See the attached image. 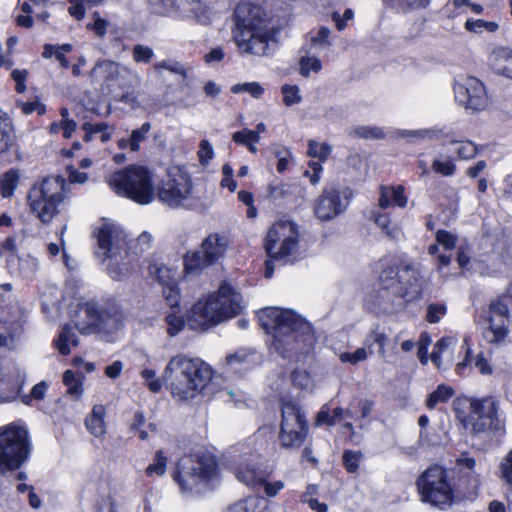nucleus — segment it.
I'll return each mask as SVG.
<instances>
[{"mask_svg":"<svg viewBox=\"0 0 512 512\" xmlns=\"http://www.w3.org/2000/svg\"><path fill=\"white\" fill-rule=\"evenodd\" d=\"M169 269L165 266H154L150 268V274L155 275L159 282L163 285V295L168 305L174 308L179 303V289L174 281L170 279Z\"/></svg>","mask_w":512,"mask_h":512,"instance_id":"obj_23","label":"nucleus"},{"mask_svg":"<svg viewBox=\"0 0 512 512\" xmlns=\"http://www.w3.org/2000/svg\"><path fill=\"white\" fill-rule=\"evenodd\" d=\"M416 485L423 502L441 510L453 504V489L443 467L435 465L427 468L418 477Z\"/></svg>","mask_w":512,"mask_h":512,"instance_id":"obj_13","label":"nucleus"},{"mask_svg":"<svg viewBox=\"0 0 512 512\" xmlns=\"http://www.w3.org/2000/svg\"><path fill=\"white\" fill-rule=\"evenodd\" d=\"M408 203V198L405 195L403 186H385L379 187L378 206L381 209H387L392 206L405 208Z\"/></svg>","mask_w":512,"mask_h":512,"instance_id":"obj_24","label":"nucleus"},{"mask_svg":"<svg viewBox=\"0 0 512 512\" xmlns=\"http://www.w3.org/2000/svg\"><path fill=\"white\" fill-rule=\"evenodd\" d=\"M166 323L167 333L172 337L182 331L185 326L183 318L175 313H170L166 316Z\"/></svg>","mask_w":512,"mask_h":512,"instance_id":"obj_60","label":"nucleus"},{"mask_svg":"<svg viewBox=\"0 0 512 512\" xmlns=\"http://www.w3.org/2000/svg\"><path fill=\"white\" fill-rule=\"evenodd\" d=\"M90 77L108 89L134 90L141 84L139 74L129 66L110 59H99L94 64Z\"/></svg>","mask_w":512,"mask_h":512,"instance_id":"obj_14","label":"nucleus"},{"mask_svg":"<svg viewBox=\"0 0 512 512\" xmlns=\"http://www.w3.org/2000/svg\"><path fill=\"white\" fill-rule=\"evenodd\" d=\"M21 173L19 169L11 168L0 176V193L3 198H10L20 184Z\"/></svg>","mask_w":512,"mask_h":512,"instance_id":"obj_31","label":"nucleus"},{"mask_svg":"<svg viewBox=\"0 0 512 512\" xmlns=\"http://www.w3.org/2000/svg\"><path fill=\"white\" fill-rule=\"evenodd\" d=\"M234 475L239 482L247 487L257 490L259 483L264 480L267 471L261 469L253 460L239 462L233 469Z\"/></svg>","mask_w":512,"mask_h":512,"instance_id":"obj_22","label":"nucleus"},{"mask_svg":"<svg viewBox=\"0 0 512 512\" xmlns=\"http://www.w3.org/2000/svg\"><path fill=\"white\" fill-rule=\"evenodd\" d=\"M140 375L151 392L158 393L165 383L174 398L185 401L193 399L208 387L212 369L198 358L178 354L169 360L161 379L156 377V371L152 369H144Z\"/></svg>","mask_w":512,"mask_h":512,"instance_id":"obj_2","label":"nucleus"},{"mask_svg":"<svg viewBox=\"0 0 512 512\" xmlns=\"http://www.w3.org/2000/svg\"><path fill=\"white\" fill-rule=\"evenodd\" d=\"M380 280L385 291L408 302L417 299L421 293L419 272L409 260H401L384 269Z\"/></svg>","mask_w":512,"mask_h":512,"instance_id":"obj_12","label":"nucleus"},{"mask_svg":"<svg viewBox=\"0 0 512 512\" xmlns=\"http://www.w3.org/2000/svg\"><path fill=\"white\" fill-rule=\"evenodd\" d=\"M230 245L229 238L220 233H210L202 241L200 249L187 252L184 256V269L187 273H197L224 259Z\"/></svg>","mask_w":512,"mask_h":512,"instance_id":"obj_15","label":"nucleus"},{"mask_svg":"<svg viewBox=\"0 0 512 512\" xmlns=\"http://www.w3.org/2000/svg\"><path fill=\"white\" fill-rule=\"evenodd\" d=\"M372 217L381 230L392 238H396L398 229L396 227H390V220L385 214L379 212H373Z\"/></svg>","mask_w":512,"mask_h":512,"instance_id":"obj_57","label":"nucleus"},{"mask_svg":"<svg viewBox=\"0 0 512 512\" xmlns=\"http://www.w3.org/2000/svg\"><path fill=\"white\" fill-rule=\"evenodd\" d=\"M447 308L444 304L432 303L427 307L426 320L429 323H438L446 314Z\"/></svg>","mask_w":512,"mask_h":512,"instance_id":"obj_64","label":"nucleus"},{"mask_svg":"<svg viewBox=\"0 0 512 512\" xmlns=\"http://www.w3.org/2000/svg\"><path fill=\"white\" fill-rule=\"evenodd\" d=\"M345 411L341 407H336L333 410V414H330L329 407L327 405L323 406L321 410L318 412L316 417V425H328L334 426L337 422H339L345 415Z\"/></svg>","mask_w":512,"mask_h":512,"instance_id":"obj_38","label":"nucleus"},{"mask_svg":"<svg viewBox=\"0 0 512 512\" xmlns=\"http://www.w3.org/2000/svg\"><path fill=\"white\" fill-rule=\"evenodd\" d=\"M216 0H177L179 9L190 12L199 21H206L205 14L212 8Z\"/></svg>","mask_w":512,"mask_h":512,"instance_id":"obj_30","label":"nucleus"},{"mask_svg":"<svg viewBox=\"0 0 512 512\" xmlns=\"http://www.w3.org/2000/svg\"><path fill=\"white\" fill-rule=\"evenodd\" d=\"M154 56L153 50L141 44L133 47V60L137 63H149Z\"/></svg>","mask_w":512,"mask_h":512,"instance_id":"obj_63","label":"nucleus"},{"mask_svg":"<svg viewBox=\"0 0 512 512\" xmlns=\"http://www.w3.org/2000/svg\"><path fill=\"white\" fill-rule=\"evenodd\" d=\"M454 404L457 418L473 433L504 430V421L499 415V401L495 397L457 398Z\"/></svg>","mask_w":512,"mask_h":512,"instance_id":"obj_6","label":"nucleus"},{"mask_svg":"<svg viewBox=\"0 0 512 512\" xmlns=\"http://www.w3.org/2000/svg\"><path fill=\"white\" fill-rule=\"evenodd\" d=\"M452 144L456 145L455 153L458 155L459 159L468 160L473 158L477 154V147L471 141H450Z\"/></svg>","mask_w":512,"mask_h":512,"instance_id":"obj_47","label":"nucleus"},{"mask_svg":"<svg viewBox=\"0 0 512 512\" xmlns=\"http://www.w3.org/2000/svg\"><path fill=\"white\" fill-rule=\"evenodd\" d=\"M63 382L67 386V392L75 397H79L82 394V383L76 378L75 373L72 370H67L63 375Z\"/></svg>","mask_w":512,"mask_h":512,"instance_id":"obj_53","label":"nucleus"},{"mask_svg":"<svg viewBox=\"0 0 512 512\" xmlns=\"http://www.w3.org/2000/svg\"><path fill=\"white\" fill-rule=\"evenodd\" d=\"M464 26L467 31L475 34H481L484 32L493 33L499 28L498 23L494 21L474 18H468Z\"/></svg>","mask_w":512,"mask_h":512,"instance_id":"obj_39","label":"nucleus"},{"mask_svg":"<svg viewBox=\"0 0 512 512\" xmlns=\"http://www.w3.org/2000/svg\"><path fill=\"white\" fill-rule=\"evenodd\" d=\"M260 326L272 335V349L282 358L307 364L315 336L310 324L293 310L267 307L257 313ZM295 387L313 391L315 379L309 366L297 367L291 373Z\"/></svg>","mask_w":512,"mask_h":512,"instance_id":"obj_1","label":"nucleus"},{"mask_svg":"<svg viewBox=\"0 0 512 512\" xmlns=\"http://www.w3.org/2000/svg\"><path fill=\"white\" fill-rule=\"evenodd\" d=\"M507 299L512 303V283L507 295L490 305L489 327L484 331V338L491 344H501L507 337L509 323Z\"/></svg>","mask_w":512,"mask_h":512,"instance_id":"obj_21","label":"nucleus"},{"mask_svg":"<svg viewBox=\"0 0 512 512\" xmlns=\"http://www.w3.org/2000/svg\"><path fill=\"white\" fill-rule=\"evenodd\" d=\"M150 130V123L145 122L141 125L139 129H135L132 131L129 143V148L131 151L136 152L140 149L141 142H143L146 139L147 134L150 132Z\"/></svg>","mask_w":512,"mask_h":512,"instance_id":"obj_48","label":"nucleus"},{"mask_svg":"<svg viewBox=\"0 0 512 512\" xmlns=\"http://www.w3.org/2000/svg\"><path fill=\"white\" fill-rule=\"evenodd\" d=\"M363 458L361 451L346 450L343 454V464L349 473H355Z\"/></svg>","mask_w":512,"mask_h":512,"instance_id":"obj_55","label":"nucleus"},{"mask_svg":"<svg viewBox=\"0 0 512 512\" xmlns=\"http://www.w3.org/2000/svg\"><path fill=\"white\" fill-rule=\"evenodd\" d=\"M331 152V147L322 143L311 140L309 141L308 155L312 158H316L319 161H325Z\"/></svg>","mask_w":512,"mask_h":512,"instance_id":"obj_54","label":"nucleus"},{"mask_svg":"<svg viewBox=\"0 0 512 512\" xmlns=\"http://www.w3.org/2000/svg\"><path fill=\"white\" fill-rule=\"evenodd\" d=\"M299 65V72L303 77H309L311 73H318L322 69L320 59L314 56H303Z\"/></svg>","mask_w":512,"mask_h":512,"instance_id":"obj_46","label":"nucleus"},{"mask_svg":"<svg viewBox=\"0 0 512 512\" xmlns=\"http://www.w3.org/2000/svg\"><path fill=\"white\" fill-rule=\"evenodd\" d=\"M457 341L456 337L444 336L436 342L431 354V361L437 366V368H442V356H446L447 364H451L453 362L452 354Z\"/></svg>","mask_w":512,"mask_h":512,"instance_id":"obj_26","label":"nucleus"},{"mask_svg":"<svg viewBox=\"0 0 512 512\" xmlns=\"http://www.w3.org/2000/svg\"><path fill=\"white\" fill-rule=\"evenodd\" d=\"M167 468V457L163 450H158L155 453L154 462L149 464L145 470L148 477L162 476L165 474Z\"/></svg>","mask_w":512,"mask_h":512,"instance_id":"obj_42","label":"nucleus"},{"mask_svg":"<svg viewBox=\"0 0 512 512\" xmlns=\"http://www.w3.org/2000/svg\"><path fill=\"white\" fill-rule=\"evenodd\" d=\"M153 237L149 232H142L136 240L128 241L127 251L130 254L131 263L134 257L151 247Z\"/></svg>","mask_w":512,"mask_h":512,"instance_id":"obj_37","label":"nucleus"},{"mask_svg":"<svg viewBox=\"0 0 512 512\" xmlns=\"http://www.w3.org/2000/svg\"><path fill=\"white\" fill-rule=\"evenodd\" d=\"M227 512H271L263 496H250L230 506Z\"/></svg>","mask_w":512,"mask_h":512,"instance_id":"obj_29","label":"nucleus"},{"mask_svg":"<svg viewBox=\"0 0 512 512\" xmlns=\"http://www.w3.org/2000/svg\"><path fill=\"white\" fill-rule=\"evenodd\" d=\"M29 454V433L26 428L14 424L0 428V475L20 468Z\"/></svg>","mask_w":512,"mask_h":512,"instance_id":"obj_11","label":"nucleus"},{"mask_svg":"<svg viewBox=\"0 0 512 512\" xmlns=\"http://www.w3.org/2000/svg\"><path fill=\"white\" fill-rule=\"evenodd\" d=\"M104 0H68V13L76 20H82L86 15L85 4L89 6H97Z\"/></svg>","mask_w":512,"mask_h":512,"instance_id":"obj_41","label":"nucleus"},{"mask_svg":"<svg viewBox=\"0 0 512 512\" xmlns=\"http://www.w3.org/2000/svg\"><path fill=\"white\" fill-rule=\"evenodd\" d=\"M390 5L403 13L423 9L429 6L431 0H389Z\"/></svg>","mask_w":512,"mask_h":512,"instance_id":"obj_45","label":"nucleus"},{"mask_svg":"<svg viewBox=\"0 0 512 512\" xmlns=\"http://www.w3.org/2000/svg\"><path fill=\"white\" fill-rule=\"evenodd\" d=\"M17 327L13 322L0 320V346L12 347L14 345Z\"/></svg>","mask_w":512,"mask_h":512,"instance_id":"obj_43","label":"nucleus"},{"mask_svg":"<svg viewBox=\"0 0 512 512\" xmlns=\"http://www.w3.org/2000/svg\"><path fill=\"white\" fill-rule=\"evenodd\" d=\"M298 246V237L291 222L275 223L268 231L265 248L275 260L293 255Z\"/></svg>","mask_w":512,"mask_h":512,"instance_id":"obj_18","label":"nucleus"},{"mask_svg":"<svg viewBox=\"0 0 512 512\" xmlns=\"http://www.w3.org/2000/svg\"><path fill=\"white\" fill-rule=\"evenodd\" d=\"M69 197V183L63 177L51 176L30 188L27 202L31 212L46 224L60 213V207Z\"/></svg>","mask_w":512,"mask_h":512,"instance_id":"obj_7","label":"nucleus"},{"mask_svg":"<svg viewBox=\"0 0 512 512\" xmlns=\"http://www.w3.org/2000/svg\"><path fill=\"white\" fill-rule=\"evenodd\" d=\"M46 390V382L41 381L32 388L30 394H25L21 396V401L26 405H31L32 400H42L46 394Z\"/></svg>","mask_w":512,"mask_h":512,"instance_id":"obj_58","label":"nucleus"},{"mask_svg":"<svg viewBox=\"0 0 512 512\" xmlns=\"http://www.w3.org/2000/svg\"><path fill=\"white\" fill-rule=\"evenodd\" d=\"M341 362L350 363L351 365H356L360 362L365 361L368 358V351L361 347L356 349L354 352H343L339 356Z\"/></svg>","mask_w":512,"mask_h":512,"instance_id":"obj_56","label":"nucleus"},{"mask_svg":"<svg viewBox=\"0 0 512 512\" xmlns=\"http://www.w3.org/2000/svg\"><path fill=\"white\" fill-rule=\"evenodd\" d=\"M232 139L238 144L247 146L251 142H259L260 135H258V132L243 129L241 131L235 132L232 136Z\"/></svg>","mask_w":512,"mask_h":512,"instance_id":"obj_59","label":"nucleus"},{"mask_svg":"<svg viewBox=\"0 0 512 512\" xmlns=\"http://www.w3.org/2000/svg\"><path fill=\"white\" fill-rule=\"evenodd\" d=\"M387 342H388V336L384 332L379 331L377 329L372 330L367 335V337L365 338V341H364L365 345L368 348H371L374 344L378 345V347H379L378 355L381 358L386 357L385 347L387 345Z\"/></svg>","mask_w":512,"mask_h":512,"instance_id":"obj_40","label":"nucleus"},{"mask_svg":"<svg viewBox=\"0 0 512 512\" xmlns=\"http://www.w3.org/2000/svg\"><path fill=\"white\" fill-rule=\"evenodd\" d=\"M285 483L281 480L277 481H269V473H266V476L264 477V480L259 483V488L263 489V492L266 497L273 498L276 497L279 492L284 489Z\"/></svg>","mask_w":512,"mask_h":512,"instance_id":"obj_52","label":"nucleus"},{"mask_svg":"<svg viewBox=\"0 0 512 512\" xmlns=\"http://www.w3.org/2000/svg\"><path fill=\"white\" fill-rule=\"evenodd\" d=\"M318 494V486L310 484L306 487V490L302 493L300 501L303 504L308 505L311 510L316 512H328V506L325 503L319 502L315 496Z\"/></svg>","mask_w":512,"mask_h":512,"instance_id":"obj_36","label":"nucleus"},{"mask_svg":"<svg viewBox=\"0 0 512 512\" xmlns=\"http://www.w3.org/2000/svg\"><path fill=\"white\" fill-rule=\"evenodd\" d=\"M234 94L248 93L255 99H260L265 92L264 87L258 82H245L235 84L231 87Z\"/></svg>","mask_w":512,"mask_h":512,"instance_id":"obj_44","label":"nucleus"},{"mask_svg":"<svg viewBox=\"0 0 512 512\" xmlns=\"http://www.w3.org/2000/svg\"><path fill=\"white\" fill-rule=\"evenodd\" d=\"M275 32L272 15L261 6L251 3L237 5L232 37L241 56L268 55L274 43Z\"/></svg>","mask_w":512,"mask_h":512,"instance_id":"obj_3","label":"nucleus"},{"mask_svg":"<svg viewBox=\"0 0 512 512\" xmlns=\"http://www.w3.org/2000/svg\"><path fill=\"white\" fill-rule=\"evenodd\" d=\"M241 296L228 284H222L217 292L198 300L190 310L188 324L192 329L204 330L230 319L242 309Z\"/></svg>","mask_w":512,"mask_h":512,"instance_id":"obj_5","label":"nucleus"},{"mask_svg":"<svg viewBox=\"0 0 512 512\" xmlns=\"http://www.w3.org/2000/svg\"><path fill=\"white\" fill-rule=\"evenodd\" d=\"M14 131L6 113L0 109V155L9 151L14 142Z\"/></svg>","mask_w":512,"mask_h":512,"instance_id":"obj_32","label":"nucleus"},{"mask_svg":"<svg viewBox=\"0 0 512 512\" xmlns=\"http://www.w3.org/2000/svg\"><path fill=\"white\" fill-rule=\"evenodd\" d=\"M502 480L512 486V449L503 457L500 463Z\"/></svg>","mask_w":512,"mask_h":512,"instance_id":"obj_62","label":"nucleus"},{"mask_svg":"<svg viewBox=\"0 0 512 512\" xmlns=\"http://www.w3.org/2000/svg\"><path fill=\"white\" fill-rule=\"evenodd\" d=\"M350 204V191L326 187L315 200L314 211L320 220L329 221L343 213Z\"/></svg>","mask_w":512,"mask_h":512,"instance_id":"obj_20","label":"nucleus"},{"mask_svg":"<svg viewBox=\"0 0 512 512\" xmlns=\"http://www.w3.org/2000/svg\"><path fill=\"white\" fill-rule=\"evenodd\" d=\"M217 463L213 456H184L177 462L173 480L183 493H202L217 478Z\"/></svg>","mask_w":512,"mask_h":512,"instance_id":"obj_9","label":"nucleus"},{"mask_svg":"<svg viewBox=\"0 0 512 512\" xmlns=\"http://www.w3.org/2000/svg\"><path fill=\"white\" fill-rule=\"evenodd\" d=\"M490 64L496 73L512 79V50L508 48L495 49L491 54Z\"/></svg>","mask_w":512,"mask_h":512,"instance_id":"obj_27","label":"nucleus"},{"mask_svg":"<svg viewBox=\"0 0 512 512\" xmlns=\"http://www.w3.org/2000/svg\"><path fill=\"white\" fill-rule=\"evenodd\" d=\"M106 182L118 196L138 204L147 205L155 199L154 175L147 167L130 165L110 174Z\"/></svg>","mask_w":512,"mask_h":512,"instance_id":"obj_8","label":"nucleus"},{"mask_svg":"<svg viewBox=\"0 0 512 512\" xmlns=\"http://www.w3.org/2000/svg\"><path fill=\"white\" fill-rule=\"evenodd\" d=\"M454 394L455 390L453 387L446 384H440L437 386L436 390L428 396L426 406L429 409H434L438 404L446 403L454 396Z\"/></svg>","mask_w":512,"mask_h":512,"instance_id":"obj_34","label":"nucleus"},{"mask_svg":"<svg viewBox=\"0 0 512 512\" xmlns=\"http://www.w3.org/2000/svg\"><path fill=\"white\" fill-rule=\"evenodd\" d=\"M353 134L365 139H382L386 136L384 129L377 126H359L355 128Z\"/></svg>","mask_w":512,"mask_h":512,"instance_id":"obj_51","label":"nucleus"},{"mask_svg":"<svg viewBox=\"0 0 512 512\" xmlns=\"http://www.w3.org/2000/svg\"><path fill=\"white\" fill-rule=\"evenodd\" d=\"M21 13L15 16V20L18 26L31 28L33 25L32 14L35 13L33 6L28 2H23L20 6Z\"/></svg>","mask_w":512,"mask_h":512,"instance_id":"obj_49","label":"nucleus"},{"mask_svg":"<svg viewBox=\"0 0 512 512\" xmlns=\"http://www.w3.org/2000/svg\"><path fill=\"white\" fill-rule=\"evenodd\" d=\"M82 129L85 132L84 140L86 142L92 141L97 137L101 142L105 143L111 139V132L109 131V125L107 123H84Z\"/></svg>","mask_w":512,"mask_h":512,"instance_id":"obj_33","label":"nucleus"},{"mask_svg":"<svg viewBox=\"0 0 512 512\" xmlns=\"http://www.w3.org/2000/svg\"><path fill=\"white\" fill-rule=\"evenodd\" d=\"M74 324L82 334L100 333L111 336L123 327V314L114 304L98 306L96 303L87 302L78 306Z\"/></svg>","mask_w":512,"mask_h":512,"instance_id":"obj_10","label":"nucleus"},{"mask_svg":"<svg viewBox=\"0 0 512 512\" xmlns=\"http://www.w3.org/2000/svg\"><path fill=\"white\" fill-rule=\"evenodd\" d=\"M106 409L103 405H95L85 420L87 430L95 437H102L106 433Z\"/></svg>","mask_w":512,"mask_h":512,"instance_id":"obj_28","label":"nucleus"},{"mask_svg":"<svg viewBox=\"0 0 512 512\" xmlns=\"http://www.w3.org/2000/svg\"><path fill=\"white\" fill-rule=\"evenodd\" d=\"M281 93L283 94V103L286 106L299 104L302 101L300 88L297 85L285 84L281 87Z\"/></svg>","mask_w":512,"mask_h":512,"instance_id":"obj_50","label":"nucleus"},{"mask_svg":"<svg viewBox=\"0 0 512 512\" xmlns=\"http://www.w3.org/2000/svg\"><path fill=\"white\" fill-rule=\"evenodd\" d=\"M78 344V338L72 327L66 325L62 328L57 340L56 347L62 355H68L70 353V346H76Z\"/></svg>","mask_w":512,"mask_h":512,"instance_id":"obj_35","label":"nucleus"},{"mask_svg":"<svg viewBox=\"0 0 512 512\" xmlns=\"http://www.w3.org/2000/svg\"><path fill=\"white\" fill-rule=\"evenodd\" d=\"M93 236L97 240L95 256L102 263H106V270L111 278H127L133 265L127 251L128 235L123 227L111 219L103 218L95 225Z\"/></svg>","mask_w":512,"mask_h":512,"instance_id":"obj_4","label":"nucleus"},{"mask_svg":"<svg viewBox=\"0 0 512 512\" xmlns=\"http://www.w3.org/2000/svg\"><path fill=\"white\" fill-rule=\"evenodd\" d=\"M456 102L467 110L482 111L489 103L484 84L472 76H460L454 82Z\"/></svg>","mask_w":512,"mask_h":512,"instance_id":"obj_19","label":"nucleus"},{"mask_svg":"<svg viewBox=\"0 0 512 512\" xmlns=\"http://www.w3.org/2000/svg\"><path fill=\"white\" fill-rule=\"evenodd\" d=\"M257 354L250 349L242 348L226 357V365L232 372L248 369L258 360Z\"/></svg>","mask_w":512,"mask_h":512,"instance_id":"obj_25","label":"nucleus"},{"mask_svg":"<svg viewBox=\"0 0 512 512\" xmlns=\"http://www.w3.org/2000/svg\"><path fill=\"white\" fill-rule=\"evenodd\" d=\"M281 416L279 433L281 446L285 448L301 446L307 434L305 414L295 402L285 401L282 403Z\"/></svg>","mask_w":512,"mask_h":512,"instance_id":"obj_16","label":"nucleus"},{"mask_svg":"<svg viewBox=\"0 0 512 512\" xmlns=\"http://www.w3.org/2000/svg\"><path fill=\"white\" fill-rule=\"evenodd\" d=\"M432 168L436 173L448 177L454 174L456 167L455 164L449 159L443 161L439 158H435L432 163Z\"/></svg>","mask_w":512,"mask_h":512,"instance_id":"obj_61","label":"nucleus"},{"mask_svg":"<svg viewBox=\"0 0 512 512\" xmlns=\"http://www.w3.org/2000/svg\"><path fill=\"white\" fill-rule=\"evenodd\" d=\"M192 188V179L187 172L170 170L167 178L159 184L155 196L163 204L178 208L191 197Z\"/></svg>","mask_w":512,"mask_h":512,"instance_id":"obj_17","label":"nucleus"}]
</instances>
